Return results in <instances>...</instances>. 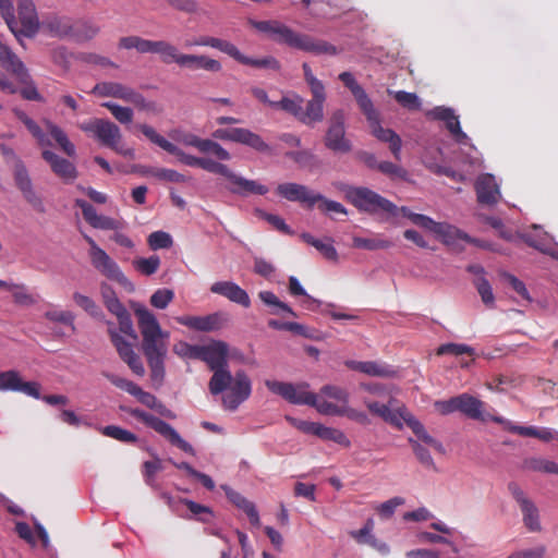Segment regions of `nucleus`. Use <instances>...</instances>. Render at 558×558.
I'll return each instance as SVG.
<instances>
[{"instance_id": "obj_54", "label": "nucleus", "mask_w": 558, "mask_h": 558, "mask_svg": "<svg viewBox=\"0 0 558 558\" xmlns=\"http://www.w3.org/2000/svg\"><path fill=\"white\" fill-rule=\"evenodd\" d=\"M409 444L411 445L416 459L420 461V463L424 468L433 470V471L437 470L435 462H434L427 448L422 446L417 440H415L413 438H409Z\"/></svg>"}, {"instance_id": "obj_27", "label": "nucleus", "mask_w": 558, "mask_h": 558, "mask_svg": "<svg viewBox=\"0 0 558 558\" xmlns=\"http://www.w3.org/2000/svg\"><path fill=\"white\" fill-rule=\"evenodd\" d=\"M210 292L222 295L229 301L240 304L245 308L251 306V299L247 292L232 281H217L211 284Z\"/></svg>"}, {"instance_id": "obj_51", "label": "nucleus", "mask_w": 558, "mask_h": 558, "mask_svg": "<svg viewBox=\"0 0 558 558\" xmlns=\"http://www.w3.org/2000/svg\"><path fill=\"white\" fill-rule=\"evenodd\" d=\"M101 434L124 444H135L137 441V436L134 433L117 425L105 426Z\"/></svg>"}, {"instance_id": "obj_61", "label": "nucleus", "mask_w": 558, "mask_h": 558, "mask_svg": "<svg viewBox=\"0 0 558 558\" xmlns=\"http://www.w3.org/2000/svg\"><path fill=\"white\" fill-rule=\"evenodd\" d=\"M174 293L170 289H158L150 296V304L159 310L166 308L173 300Z\"/></svg>"}, {"instance_id": "obj_10", "label": "nucleus", "mask_w": 558, "mask_h": 558, "mask_svg": "<svg viewBox=\"0 0 558 558\" xmlns=\"http://www.w3.org/2000/svg\"><path fill=\"white\" fill-rule=\"evenodd\" d=\"M401 211L403 216L408 217L413 223L424 229H427L438 235L444 244L448 246H454L459 241L471 242V238L457 227L447 222H436L432 218L422 215L414 214L409 208L402 207Z\"/></svg>"}, {"instance_id": "obj_2", "label": "nucleus", "mask_w": 558, "mask_h": 558, "mask_svg": "<svg viewBox=\"0 0 558 558\" xmlns=\"http://www.w3.org/2000/svg\"><path fill=\"white\" fill-rule=\"evenodd\" d=\"M13 113L25 125L27 131L35 138L37 145L41 148H45L41 151V158L47 163H49L51 171L57 177H59L63 182H73L78 175L75 165L70 160L47 149V147L52 145L48 135L44 132L41 126L34 119L26 114V112H24L21 109L14 108Z\"/></svg>"}, {"instance_id": "obj_7", "label": "nucleus", "mask_w": 558, "mask_h": 558, "mask_svg": "<svg viewBox=\"0 0 558 558\" xmlns=\"http://www.w3.org/2000/svg\"><path fill=\"white\" fill-rule=\"evenodd\" d=\"M78 128L88 134L94 135L102 145L111 148L124 157H134V149L120 146L122 138L121 131L117 124L107 119L94 118L78 124Z\"/></svg>"}, {"instance_id": "obj_6", "label": "nucleus", "mask_w": 558, "mask_h": 558, "mask_svg": "<svg viewBox=\"0 0 558 558\" xmlns=\"http://www.w3.org/2000/svg\"><path fill=\"white\" fill-rule=\"evenodd\" d=\"M434 407L442 415L460 412L468 418L480 422L492 421V417H496L486 412L485 402L469 393H461L448 400H438Z\"/></svg>"}, {"instance_id": "obj_4", "label": "nucleus", "mask_w": 558, "mask_h": 558, "mask_svg": "<svg viewBox=\"0 0 558 558\" xmlns=\"http://www.w3.org/2000/svg\"><path fill=\"white\" fill-rule=\"evenodd\" d=\"M135 315L143 337L142 349L146 359L166 357L168 332L161 330L156 316L146 307L135 308Z\"/></svg>"}, {"instance_id": "obj_15", "label": "nucleus", "mask_w": 558, "mask_h": 558, "mask_svg": "<svg viewBox=\"0 0 558 558\" xmlns=\"http://www.w3.org/2000/svg\"><path fill=\"white\" fill-rule=\"evenodd\" d=\"M229 391L222 397V405L229 411H235L241 403L247 400L252 392V383L244 371H238L232 376Z\"/></svg>"}, {"instance_id": "obj_33", "label": "nucleus", "mask_w": 558, "mask_h": 558, "mask_svg": "<svg viewBox=\"0 0 558 558\" xmlns=\"http://www.w3.org/2000/svg\"><path fill=\"white\" fill-rule=\"evenodd\" d=\"M223 489L229 501L246 513L253 526L259 527L260 520L255 505L247 500L242 494L230 487H223Z\"/></svg>"}, {"instance_id": "obj_59", "label": "nucleus", "mask_w": 558, "mask_h": 558, "mask_svg": "<svg viewBox=\"0 0 558 558\" xmlns=\"http://www.w3.org/2000/svg\"><path fill=\"white\" fill-rule=\"evenodd\" d=\"M147 243L151 250L156 251L161 248H169L173 241L168 232L155 231L148 235Z\"/></svg>"}, {"instance_id": "obj_49", "label": "nucleus", "mask_w": 558, "mask_h": 558, "mask_svg": "<svg viewBox=\"0 0 558 558\" xmlns=\"http://www.w3.org/2000/svg\"><path fill=\"white\" fill-rule=\"evenodd\" d=\"M289 292L293 296H304L305 300L303 304L307 310L315 311L320 304L319 301L315 300L314 298L306 293L298 278L294 276H291L289 278Z\"/></svg>"}, {"instance_id": "obj_28", "label": "nucleus", "mask_w": 558, "mask_h": 558, "mask_svg": "<svg viewBox=\"0 0 558 558\" xmlns=\"http://www.w3.org/2000/svg\"><path fill=\"white\" fill-rule=\"evenodd\" d=\"M312 99L307 101L305 110L301 109L300 122L305 125H313L324 119V102L326 100L325 88L319 92H311Z\"/></svg>"}, {"instance_id": "obj_56", "label": "nucleus", "mask_w": 558, "mask_h": 558, "mask_svg": "<svg viewBox=\"0 0 558 558\" xmlns=\"http://www.w3.org/2000/svg\"><path fill=\"white\" fill-rule=\"evenodd\" d=\"M492 421L498 424L504 425V427L513 434H518L520 436L524 437H535L537 428L534 426H519L512 424L510 421L499 416V417H492Z\"/></svg>"}, {"instance_id": "obj_25", "label": "nucleus", "mask_w": 558, "mask_h": 558, "mask_svg": "<svg viewBox=\"0 0 558 558\" xmlns=\"http://www.w3.org/2000/svg\"><path fill=\"white\" fill-rule=\"evenodd\" d=\"M74 22L68 15L49 13L44 16L41 27L52 37L72 39Z\"/></svg>"}, {"instance_id": "obj_29", "label": "nucleus", "mask_w": 558, "mask_h": 558, "mask_svg": "<svg viewBox=\"0 0 558 558\" xmlns=\"http://www.w3.org/2000/svg\"><path fill=\"white\" fill-rule=\"evenodd\" d=\"M477 201L484 205H494L498 202L499 189L492 174L481 175L475 183Z\"/></svg>"}, {"instance_id": "obj_21", "label": "nucleus", "mask_w": 558, "mask_h": 558, "mask_svg": "<svg viewBox=\"0 0 558 558\" xmlns=\"http://www.w3.org/2000/svg\"><path fill=\"white\" fill-rule=\"evenodd\" d=\"M177 322L190 329L209 332L221 329L227 323V318L223 313L216 312L205 316H181L177 317Z\"/></svg>"}, {"instance_id": "obj_60", "label": "nucleus", "mask_w": 558, "mask_h": 558, "mask_svg": "<svg viewBox=\"0 0 558 558\" xmlns=\"http://www.w3.org/2000/svg\"><path fill=\"white\" fill-rule=\"evenodd\" d=\"M104 377H106L113 386H116L119 389H122L130 393L131 396H134L136 390L138 389V385L133 383L132 380H129L126 378L120 377L118 375H114L112 373L104 372Z\"/></svg>"}, {"instance_id": "obj_23", "label": "nucleus", "mask_w": 558, "mask_h": 558, "mask_svg": "<svg viewBox=\"0 0 558 558\" xmlns=\"http://www.w3.org/2000/svg\"><path fill=\"white\" fill-rule=\"evenodd\" d=\"M277 193L290 201L306 204L308 208L314 207L323 195L311 191L307 186L298 183H282L277 187Z\"/></svg>"}, {"instance_id": "obj_13", "label": "nucleus", "mask_w": 558, "mask_h": 558, "mask_svg": "<svg viewBox=\"0 0 558 558\" xmlns=\"http://www.w3.org/2000/svg\"><path fill=\"white\" fill-rule=\"evenodd\" d=\"M265 385L271 392L279 395L292 404H306L310 407L316 404V393L306 390L307 384L294 386L290 383L266 380Z\"/></svg>"}, {"instance_id": "obj_18", "label": "nucleus", "mask_w": 558, "mask_h": 558, "mask_svg": "<svg viewBox=\"0 0 558 558\" xmlns=\"http://www.w3.org/2000/svg\"><path fill=\"white\" fill-rule=\"evenodd\" d=\"M138 129L141 132L154 144L158 145L160 148L166 150L167 153L174 155L178 157L179 161L183 165L190 166V167H198L201 163L202 157H195L189 154H185L182 149H180L177 145L172 144L168 140H166L163 136L158 134L156 130L147 124H140Z\"/></svg>"}, {"instance_id": "obj_31", "label": "nucleus", "mask_w": 558, "mask_h": 558, "mask_svg": "<svg viewBox=\"0 0 558 558\" xmlns=\"http://www.w3.org/2000/svg\"><path fill=\"white\" fill-rule=\"evenodd\" d=\"M344 364L352 371H357L375 377L388 378L395 376L396 374V371L392 369L391 366L376 361L359 362L348 360L344 362Z\"/></svg>"}, {"instance_id": "obj_42", "label": "nucleus", "mask_w": 558, "mask_h": 558, "mask_svg": "<svg viewBox=\"0 0 558 558\" xmlns=\"http://www.w3.org/2000/svg\"><path fill=\"white\" fill-rule=\"evenodd\" d=\"M303 102V98L294 94L292 97H282L280 100L271 102V108L288 112L300 121Z\"/></svg>"}, {"instance_id": "obj_1", "label": "nucleus", "mask_w": 558, "mask_h": 558, "mask_svg": "<svg viewBox=\"0 0 558 558\" xmlns=\"http://www.w3.org/2000/svg\"><path fill=\"white\" fill-rule=\"evenodd\" d=\"M252 25L258 32L266 34L275 43L286 45L290 48L317 56H333L338 53L337 48L328 41L315 39L310 35L294 32L279 21H254Z\"/></svg>"}, {"instance_id": "obj_50", "label": "nucleus", "mask_w": 558, "mask_h": 558, "mask_svg": "<svg viewBox=\"0 0 558 558\" xmlns=\"http://www.w3.org/2000/svg\"><path fill=\"white\" fill-rule=\"evenodd\" d=\"M524 468L534 472L558 475V464L544 458H530L524 461Z\"/></svg>"}, {"instance_id": "obj_14", "label": "nucleus", "mask_w": 558, "mask_h": 558, "mask_svg": "<svg viewBox=\"0 0 558 558\" xmlns=\"http://www.w3.org/2000/svg\"><path fill=\"white\" fill-rule=\"evenodd\" d=\"M213 136L222 141H230L246 145L259 153H270V146L256 133L244 128L218 129Z\"/></svg>"}, {"instance_id": "obj_11", "label": "nucleus", "mask_w": 558, "mask_h": 558, "mask_svg": "<svg viewBox=\"0 0 558 558\" xmlns=\"http://www.w3.org/2000/svg\"><path fill=\"white\" fill-rule=\"evenodd\" d=\"M92 93L100 97H113L121 99L125 102L134 105L141 110L154 111L156 108L155 102L146 100L141 93L118 82L97 83L94 86Z\"/></svg>"}, {"instance_id": "obj_35", "label": "nucleus", "mask_w": 558, "mask_h": 558, "mask_svg": "<svg viewBox=\"0 0 558 558\" xmlns=\"http://www.w3.org/2000/svg\"><path fill=\"white\" fill-rule=\"evenodd\" d=\"M231 58L243 65H248L255 69H267L272 71L280 70V62L275 57L267 56L264 58H251L243 54L236 46Z\"/></svg>"}, {"instance_id": "obj_43", "label": "nucleus", "mask_w": 558, "mask_h": 558, "mask_svg": "<svg viewBox=\"0 0 558 558\" xmlns=\"http://www.w3.org/2000/svg\"><path fill=\"white\" fill-rule=\"evenodd\" d=\"M155 53L160 57L165 64L175 63L177 65H180V59L183 54L173 44L167 40H157Z\"/></svg>"}, {"instance_id": "obj_3", "label": "nucleus", "mask_w": 558, "mask_h": 558, "mask_svg": "<svg viewBox=\"0 0 558 558\" xmlns=\"http://www.w3.org/2000/svg\"><path fill=\"white\" fill-rule=\"evenodd\" d=\"M228 351V344L221 340H213L202 347L199 360L214 372L208 384L209 391L214 396L226 391L232 380V375L227 368Z\"/></svg>"}, {"instance_id": "obj_36", "label": "nucleus", "mask_w": 558, "mask_h": 558, "mask_svg": "<svg viewBox=\"0 0 558 558\" xmlns=\"http://www.w3.org/2000/svg\"><path fill=\"white\" fill-rule=\"evenodd\" d=\"M157 40L145 39L137 35L121 37L118 41V48L123 50L135 49L138 53H155Z\"/></svg>"}, {"instance_id": "obj_63", "label": "nucleus", "mask_w": 558, "mask_h": 558, "mask_svg": "<svg viewBox=\"0 0 558 558\" xmlns=\"http://www.w3.org/2000/svg\"><path fill=\"white\" fill-rule=\"evenodd\" d=\"M320 395L335 399L341 402V404H347L349 402V392L339 386L325 385L320 389Z\"/></svg>"}, {"instance_id": "obj_30", "label": "nucleus", "mask_w": 558, "mask_h": 558, "mask_svg": "<svg viewBox=\"0 0 558 558\" xmlns=\"http://www.w3.org/2000/svg\"><path fill=\"white\" fill-rule=\"evenodd\" d=\"M180 68H186L190 70H204L207 72L217 73L222 70L221 63L206 54H192L183 53L180 59Z\"/></svg>"}, {"instance_id": "obj_62", "label": "nucleus", "mask_w": 558, "mask_h": 558, "mask_svg": "<svg viewBox=\"0 0 558 558\" xmlns=\"http://www.w3.org/2000/svg\"><path fill=\"white\" fill-rule=\"evenodd\" d=\"M21 376L16 371L0 372V390L16 391Z\"/></svg>"}, {"instance_id": "obj_19", "label": "nucleus", "mask_w": 558, "mask_h": 558, "mask_svg": "<svg viewBox=\"0 0 558 558\" xmlns=\"http://www.w3.org/2000/svg\"><path fill=\"white\" fill-rule=\"evenodd\" d=\"M14 181L26 202L38 213L45 211L44 203L33 187L28 171L22 160L17 159L14 167Z\"/></svg>"}, {"instance_id": "obj_52", "label": "nucleus", "mask_w": 558, "mask_h": 558, "mask_svg": "<svg viewBox=\"0 0 558 558\" xmlns=\"http://www.w3.org/2000/svg\"><path fill=\"white\" fill-rule=\"evenodd\" d=\"M445 354H451V355H454V356H459V355H462V354H468L470 356H472V360L471 362L474 361L475 359V350L468 345V344H464V343H445V344H441L438 349H437V355H445Z\"/></svg>"}, {"instance_id": "obj_9", "label": "nucleus", "mask_w": 558, "mask_h": 558, "mask_svg": "<svg viewBox=\"0 0 558 558\" xmlns=\"http://www.w3.org/2000/svg\"><path fill=\"white\" fill-rule=\"evenodd\" d=\"M17 17L14 11L5 20L10 31L13 33L19 43H22V37L33 38L41 27L35 4L33 0H19L17 1Z\"/></svg>"}, {"instance_id": "obj_38", "label": "nucleus", "mask_w": 558, "mask_h": 558, "mask_svg": "<svg viewBox=\"0 0 558 558\" xmlns=\"http://www.w3.org/2000/svg\"><path fill=\"white\" fill-rule=\"evenodd\" d=\"M192 46H201V47H210L214 49H217L223 53H226L229 57H232V53L234 51L235 45L232 44L229 40L221 39L218 37L213 36H199L193 41H186L185 47H192Z\"/></svg>"}, {"instance_id": "obj_40", "label": "nucleus", "mask_w": 558, "mask_h": 558, "mask_svg": "<svg viewBox=\"0 0 558 558\" xmlns=\"http://www.w3.org/2000/svg\"><path fill=\"white\" fill-rule=\"evenodd\" d=\"M100 27L89 21L76 20L73 26L72 39L75 41H87L96 37Z\"/></svg>"}, {"instance_id": "obj_45", "label": "nucleus", "mask_w": 558, "mask_h": 558, "mask_svg": "<svg viewBox=\"0 0 558 558\" xmlns=\"http://www.w3.org/2000/svg\"><path fill=\"white\" fill-rule=\"evenodd\" d=\"M393 245V243L388 240L384 239L381 236H375V238H361V236H354L353 238V246L356 248H363L367 251H376V250H385L389 248Z\"/></svg>"}, {"instance_id": "obj_20", "label": "nucleus", "mask_w": 558, "mask_h": 558, "mask_svg": "<svg viewBox=\"0 0 558 558\" xmlns=\"http://www.w3.org/2000/svg\"><path fill=\"white\" fill-rule=\"evenodd\" d=\"M177 142L197 148L201 153L213 154L220 160H229L231 155L220 144L208 138H201L193 133H180L172 136Z\"/></svg>"}, {"instance_id": "obj_24", "label": "nucleus", "mask_w": 558, "mask_h": 558, "mask_svg": "<svg viewBox=\"0 0 558 558\" xmlns=\"http://www.w3.org/2000/svg\"><path fill=\"white\" fill-rule=\"evenodd\" d=\"M90 262L95 269L108 279L117 281L123 287L131 286L119 265L104 250L90 256Z\"/></svg>"}, {"instance_id": "obj_44", "label": "nucleus", "mask_w": 558, "mask_h": 558, "mask_svg": "<svg viewBox=\"0 0 558 558\" xmlns=\"http://www.w3.org/2000/svg\"><path fill=\"white\" fill-rule=\"evenodd\" d=\"M142 173L166 182L184 183L187 181L186 175L167 168H146Z\"/></svg>"}, {"instance_id": "obj_34", "label": "nucleus", "mask_w": 558, "mask_h": 558, "mask_svg": "<svg viewBox=\"0 0 558 558\" xmlns=\"http://www.w3.org/2000/svg\"><path fill=\"white\" fill-rule=\"evenodd\" d=\"M402 421L412 429L418 440L432 447L435 451L439 453L445 452V448L440 441L432 437L425 429L424 425L417 421L411 413H405L402 415Z\"/></svg>"}, {"instance_id": "obj_64", "label": "nucleus", "mask_w": 558, "mask_h": 558, "mask_svg": "<svg viewBox=\"0 0 558 558\" xmlns=\"http://www.w3.org/2000/svg\"><path fill=\"white\" fill-rule=\"evenodd\" d=\"M73 300L77 306L83 308L89 315L96 317L100 314L99 306L87 295H84L78 292L73 293Z\"/></svg>"}, {"instance_id": "obj_41", "label": "nucleus", "mask_w": 558, "mask_h": 558, "mask_svg": "<svg viewBox=\"0 0 558 558\" xmlns=\"http://www.w3.org/2000/svg\"><path fill=\"white\" fill-rule=\"evenodd\" d=\"M180 502L183 504L184 506H186V508L191 512L190 517H184L185 519H195L203 523L211 522V520L214 518V512H213L211 508L201 505V504H197L187 498H181Z\"/></svg>"}, {"instance_id": "obj_39", "label": "nucleus", "mask_w": 558, "mask_h": 558, "mask_svg": "<svg viewBox=\"0 0 558 558\" xmlns=\"http://www.w3.org/2000/svg\"><path fill=\"white\" fill-rule=\"evenodd\" d=\"M11 292L13 302L19 306H33L37 303V298L28 291V288L24 283H14L5 281L4 287Z\"/></svg>"}, {"instance_id": "obj_26", "label": "nucleus", "mask_w": 558, "mask_h": 558, "mask_svg": "<svg viewBox=\"0 0 558 558\" xmlns=\"http://www.w3.org/2000/svg\"><path fill=\"white\" fill-rule=\"evenodd\" d=\"M364 405L368 409V411L383 418L385 422L389 423L390 425L401 428L402 426V415H405L408 411L405 409L398 408L397 410H392V399L390 398L389 402L387 404L379 403L377 401L369 400L365 398L363 400Z\"/></svg>"}, {"instance_id": "obj_47", "label": "nucleus", "mask_w": 558, "mask_h": 558, "mask_svg": "<svg viewBox=\"0 0 558 558\" xmlns=\"http://www.w3.org/2000/svg\"><path fill=\"white\" fill-rule=\"evenodd\" d=\"M301 238L305 243L314 246L317 251H319L325 258L329 260H337L338 253L331 244V241L325 243L322 240L315 239L310 233H302Z\"/></svg>"}, {"instance_id": "obj_32", "label": "nucleus", "mask_w": 558, "mask_h": 558, "mask_svg": "<svg viewBox=\"0 0 558 558\" xmlns=\"http://www.w3.org/2000/svg\"><path fill=\"white\" fill-rule=\"evenodd\" d=\"M369 126L372 129L373 135L385 143H389V148L391 154L397 160H400L401 155V146L402 142L400 136L390 129H384L380 125L379 118L375 119V121L369 122Z\"/></svg>"}, {"instance_id": "obj_46", "label": "nucleus", "mask_w": 558, "mask_h": 558, "mask_svg": "<svg viewBox=\"0 0 558 558\" xmlns=\"http://www.w3.org/2000/svg\"><path fill=\"white\" fill-rule=\"evenodd\" d=\"M258 298L268 306H271V314H279L280 311L296 317V313L284 302L280 301L271 291H260Z\"/></svg>"}, {"instance_id": "obj_48", "label": "nucleus", "mask_w": 558, "mask_h": 558, "mask_svg": "<svg viewBox=\"0 0 558 558\" xmlns=\"http://www.w3.org/2000/svg\"><path fill=\"white\" fill-rule=\"evenodd\" d=\"M317 437L323 440L333 441L344 448H349L351 446L350 439L341 429L327 427L323 424H320Z\"/></svg>"}, {"instance_id": "obj_57", "label": "nucleus", "mask_w": 558, "mask_h": 558, "mask_svg": "<svg viewBox=\"0 0 558 558\" xmlns=\"http://www.w3.org/2000/svg\"><path fill=\"white\" fill-rule=\"evenodd\" d=\"M134 268L145 276L155 274L160 266V258L153 255L148 258H137L133 262Z\"/></svg>"}, {"instance_id": "obj_12", "label": "nucleus", "mask_w": 558, "mask_h": 558, "mask_svg": "<svg viewBox=\"0 0 558 558\" xmlns=\"http://www.w3.org/2000/svg\"><path fill=\"white\" fill-rule=\"evenodd\" d=\"M123 411H126L131 416L140 420L142 423L153 428L159 435L165 437L171 445L178 447L182 451L194 454L193 447L185 441L179 433L167 422L156 417L141 409H125L121 408Z\"/></svg>"}, {"instance_id": "obj_22", "label": "nucleus", "mask_w": 558, "mask_h": 558, "mask_svg": "<svg viewBox=\"0 0 558 558\" xmlns=\"http://www.w3.org/2000/svg\"><path fill=\"white\" fill-rule=\"evenodd\" d=\"M109 336L120 359L128 364L134 374L143 376L145 374V368L141 357L134 352L132 343L128 342L113 329H109Z\"/></svg>"}, {"instance_id": "obj_17", "label": "nucleus", "mask_w": 558, "mask_h": 558, "mask_svg": "<svg viewBox=\"0 0 558 558\" xmlns=\"http://www.w3.org/2000/svg\"><path fill=\"white\" fill-rule=\"evenodd\" d=\"M325 146L335 153H349L351 143L345 138L344 114L341 110L333 112L325 135Z\"/></svg>"}, {"instance_id": "obj_53", "label": "nucleus", "mask_w": 558, "mask_h": 558, "mask_svg": "<svg viewBox=\"0 0 558 558\" xmlns=\"http://www.w3.org/2000/svg\"><path fill=\"white\" fill-rule=\"evenodd\" d=\"M354 98L361 109V111L366 117L368 123L372 121H375V119L379 118V113L374 108L373 101L368 97V95L365 93L364 89L359 92L356 95H354Z\"/></svg>"}, {"instance_id": "obj_55", "label": "nucleus", "mask_w": 558, "mask_h": 558, "mask_svg": "<svg viewBox=\"0 0 558 558\" xmlns=\"http://www.w3.org/2000/svg\"><path fill=\"white\" fill-rule=\"evenodd\" d=\"M102 107L107 108L113 118L122 124L131 123L133 120V110L129 107H122L116 102H104Z\"/></svg>"}, {"instance_id": "obj_37", "label": "nucleus", "mask_w": 558, "mask_h": 558, "mask_svg": "<svg viewBox=\"0 0 558 558\" xmlns=\"http://www.w3.org/2000/svg\"><path fill=\"white\" fill-rule=\"evenodd\" d=\"M44 124L47 132L54 140L60 149L69 157L75 156V145L69 140L63 129L49 119H45Z\"/></svg>"}, {"instance_id": "obj_58", "label": "nucleus", "mask_w": 558, "mask_h": 558, "mask_svg": "<svg viewBox=\"0 0 558 558\" xmlns=\"http://www.w3.org/2000/svg\"><path fill=\"white\" fill-rule=\"evenodd\" d=\"M474 284L478 294L481 295L483 303L488 307H493L495 304V296L488 280L481 276L474 281Z\"/></svg>"}, {"instance_id": "obj_8", "label": "nucleus", "mask_w": 558, "mask_h": 558, "mask_svg": "<svg viewBox=\"0 0 558 558\" xmlns=\"http://www.w3.org/2000/svg\"><path fill=\"white\" fill-rule=\"evenodd\" d=\"M199 168L208 172L225 177L230 182L228 190L233 194L247 196L251 194L265 195L268 192L267 186L259 184L254 180H247L241 175H238L231 171L228 166L215 161L210 158H201Z\"/></svg>"}, {"instance_id": "obj_5", "label": "nucleus", "mask_w": 558, "mask_h": 558, "mask_svg": "<svg viewBox=\"0 0 558 558\" xmlns=\"http://www.w3.org/2000/svg\"><path fill=\"white\" fill-rule=\"evenodd\" d=\"M345 199L357 210L371 215L387 213L396 216L398 207L389 199L364 186H347L344 189Z\"/></svg>"}, {"instance_id": "obj_16", "label": "nucleus", "mask_w": 558, "mask_h": 558, "mask_svg": "<svg viewBox=\"0 0 558 558\" xmlns=\"http://www.w3.org/2000/svg\"><path fill=\"white\" fill-rule=\"evenodd\" d=\"M508 490L521 509L525 527L531 532H539L541 522L536 505L527 497L518 483L510 482Z\"/></svg>"}]
</instances>
